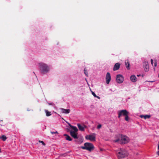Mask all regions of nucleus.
Wrapping results in <instances>:
<instances>
[{
	"label": "nucleus",
	"instance_id": "obj_32",
	"mask_svg": "<svg viewBox=\"0 0 159 159\" xmlns=\"http://www.w3.org/2000/svg\"><path fill=\"white\" fill-rule=\"evenodd\" d=\"M140 75H137V76H140Z\"/></svg>",
	"mask_w": 159,
	"mask_h": 159
},
{
	"label": "nucleus",
	"instance_id": "obj_8",
	"mask_svg": "<svg viewBox=\"0 0 159 159\" xmlns=\"http://www.w3.org/2000/svg\"><path fill=\"white\" fill-rule=\"evenodd\" d=\"M143 67L144 70L147 72L149 70V66L148 63L147 61H145L143 63Z\"/></svg>",
	"mask_w": 159,
	"mask_h": 159
},
{
	"label": "nucleus",
	"instance_id": "obj_28",
	"mask_svg": "<svg viewBox=\"0 0 159 159\" xmlns=\"http://www.w3.org/2000/svg\"><path fill=\"white\" fill-rule=\"evenodd\" d=\"M151 63L153 65V60L152 59H151Z\"/></svg>",
	"mask_w": 159,
	"mask_h": 159
},
{
	"label": "nucleus",
	"instance_id": "obj_11",
	"mask_svg": "<svg viewBox=\"0 0 159 159\" xmlns=\"http://www.w3.org/2000/svg\"><path fill=\"white\" fill-rule=\"evenodd\" d=\"M120 64L119 63H117L115 64L114 66L113 70L114 71H116L118 70L120 68Z\"/></svg>",
	"mask_w": 159,
	"mask_h": 159
},
{
	"label": "nucleus",
	"instance_id": "obj_19",
	"mask_svg": "<svg viewBox=\"0 0 159 159\" xmlns=\"http://www.w3.org/2000/svg\"><path fill=\"white\" fill-rule=\"evenodd\" d=\"M129 114H128L125 116V120L126 121H128L129 119V118L128 116Z\"/></svg>",
	"mask_w": 159,
	"mask_h": 159
},
{
	"label": "nucleus",
	"instance_id": "obj_27",
	"mask_svg": "<svg viewBox=\"0 0 159 159\" xmlns=\"http://www.w3.org/2000/svg\"><path fill=\"white\" fill-rule=\"evenodd\" d=\"M157 65V62L156 61H155V62L154 63V66L155 67Z\"/></svg>",
	"mask_w": 159,
	"mask_h": 159
},
{
	"label": "nucleus",
	"instance_id": "obj_24",
	"mask_svg": "<svg viewBox=\"0 0 159 159\" xmlns=\"http://www.w3.org/2000/svg\"><path fill=\"white\" fill-rule=\"evenodd\" d=\"M102 127V125H101V124H99L98 125L97 127V129H100Z\"/></svg>",
	"mask_w": 159,
	"mask_h": 159
},
{
	"label": "nucleus",
	"instance_id": "obj_26",
	"mask_svg": "<svg viewBox=\"0 0 159 159\" xmlns=\"http://www.w3.org/2000/svg\"><path fill=\"white\" fill-rule=\"evenodd\" d=\"M50 133L51 134H58V132L57 131H55V132H52V131H51L50 132Z\"/></svg>",
	"mask_w": 159,
	"mask_h": 159
},
{
	"label": "nucleus",
	"instance_id": "obj_29",
	"mask_svg": "<svg viewBox=\"0 0 159 159\" xmlns=\"http://www.w3.org/2000/svg\"><path fill=\"white\" fill-rule=\"evenodd\" d=\"M69 125L71 128H72V126H73L71 125L70 124H69Z\"/></svg>",
	"mask_w": 159,
	"mask_h": 159
},
{
	"label": "nucleus",
	"instance_id": "obj_22",
	"mask_svg": "<svg viewBox=\"0 0 159 159\" xmlns=\"http://www.w3.org/2000/svg\"><path fill=\"white\" fill-rule=\"evenodd\" d=\"M92 93L95 97L97 98L98 99H100V98L99 96H97L94 92L92 91Z\"/></svg>",
	"mask_w": 159,
	"mask_h": 159
},
{
	"label": "nucleus",
	"instance_id": "obj_30",
	"mask_svg": "<svg viewBox=\"0 0 159 159\" xmlns=\"http://www.w3.org/2000/svg\"><path fill=\"white\" fill-rule=\"evenodd\" d=\"M157 154L159 156V151L157 152Z\"/></svg>",
	"mask_w": 159,
	"mask_h": 159
},
{
	"label": "nucleus",
	"instance_id": "obj_6",
	"mask_svg": "<svg viewBox=\"0 0 159 159\" xmlns=\"http://www.w3.org/2000/svg\"><path fill=\"white\" fill-rule=\"evenodd\" d=\"M116 81L118 83H122L124 80V78L123 76L121 75H118L116 77Z\"/></svg>",
	"mask_w": 159,
	"mask_h": 159
},
{
	"label": "nucleus",
	"instance_id": "obj_18",
	"mask_svg": "<svg viewBox=\"0 0 159 159\" xmlns=\"http://www.w3.org/2000/svg\"><path fill=\"white\" fill-rule=\"evenodd\" d=\"M0 139H2L3 141H5L7 139V137L4 135H2L1 137H0Z\"/></svg>",
	"mask_w": 159,
	"mask_h": 159
},
{
	"label": "nucleus",
	"instance_id": "obj_4",
	"mask_svg": "<svg viewBox=\"0 0 159 159\" xmlns=\"http://www.w3.org/2000/svg\"><path fill=\"white\" fill-rule=\"evenodd\" d=\"M83 149H86L89 151H91L94 148L93 145L90 143H86L84 144V146L81 147Z\"/></svg>",
	"mask_w": 159,
	"mask_h": 159
},
{
	"label": "nucleus",
	"instance_id": "obj_7",
	"mask_svg": "<svg viewBox=\"0 0 159 159\" xmlns=\"http://www.w3.org/2000/svg\"><path fill=\"white\" fill-rule=\"evenodd\" d=\"M96 134L93 133L92 134L87 135L85 136L86 139H89L91 141H95V140Z\"/></svg>",
	"mask_w": 159,
	"mask_h": 159
},
{
	"label": "nucleus",
	"instance_id": "obj_33",
	"mask_svg": "<svg viewBox=\"0 0 159 159\" xmlns=\"http://www.w3.org/2000/svg\"><path fill=\"white\" fill-rule=\"evenodd\" d=\"M1 122H2V120H0V122H1Z\"/></svg>",
	"mask_w": 159,
	"mask_h": 159
},
{
	"label": "nucleus",
	"instance_id": "obj_23",
	"mask_svg": "<svg viewBox=\"0 0 159 159\" xmlns=\"http://www.w3.org/2000/svg\"><path fill=\"white\" fill-rule=\"evenodd\" d=\"M84 73L85 74L86 76H88V71L87 70H86V68H85L84 69Z\"/></svg>",
	"mask_w": 159,
	"mask_h": 159
},
{
	"label": "nucleus",
	"instance_id": "obj_15",
	"mask_svg": "<svg viewBox=\"0 0 159 159\" xmlns=\"http://www.w3.org/2000/svg\"><path fill=\"white\" fill-rule=\"evenodd\" d=\"M77 126L80 130L81 131H84V127L82 126L80 124H77Z\"/></svg>",
	"mask_w": 159,
	"mask_h": 159
},
{
	"label": "nucleus",
	"instance_id": "obj_1",
	"mask_svg": "<svg viewBox=\"0 0 159 159\" xmlns=\"http://www.w3.org/2000/svg\"><path fill=\"white\" fill-rule=\"evenodd\" d=\"M116 139L114 141L115 143H118L120 144H125L128 143L130 140L129 138L126 135L122 134H118L116 136Z\"/></svg>",
	"mask_w": 159,
	"mask_h": 159
},
{
	"label": "nucleus",
	"instance_id": "obj_5",
	"mask_svg": "<svg viewBox=\"0 0 159 159\" xmlns=\"http://www.w3.org/2000/svg\"><path fill=\"white\" fill-rule=\"evenodd\" d=\"M129 114V112L126 110H122L118 111V118H120L122 116H125L126 114Z\"/></svg>",
	"mask_w": 159,
	"mask_h": 159
},
{
	"label": "nucleus",
	"instance_id": "obj_25",
	"mask_svg": "<svg viewBox=\"0 0 159 159\" xmlns=\"http://www.w3.org/2000/svg\"><path fill=\"white\" fill-rule=\"evenodd\" d=\"M39 142L41 143L44 146L45 145V143H44V142L43 141L39 140Z\"/></svg>",
	"mask_w": 159,
	"mask_h": 159
},
{
	"label": "nucleus",
	"instance_id": "obj_14",
	"mask_svg": "<svg viewBox=\"0 0 159 159\" xmlns=\"http://www.w3.org/2000/svg\"><path fill=\"white\" fill-rule=\"evenodd\" d=\"M125 63L126 67L127 68V69L128 70H129L130 69V65L129 61H128V60L126 61H125Z\"/></svg>",
	"mask_w": 159,
	"mask_h": 159
},
{
	"label": "nucleus",
	"instance_id": "obj_10",
	"mask_svg": "<svg viewBox=\"0 0 159 159\" xmlns=\"http://www.w3.org/2000/svg\"><path fill=\"white\" fill-rule=\"evenodd\" d=\"M70 134L71 136H72L75 139H77L78 136L77 134L75 133V131L71 130L70 132Z\"/></svg>",
	"mask_w": 159,
	"mask_h": 159
},
{
	"label": "nucleus",
	"instance_id": "obj_17",
	"mask_svg": "<svg viewBox=\"0 0 159 159\" xmlns=\"http://www.w3.org/2000/svg\"><path fill=\"white\" fill-rule=\"evenodd\" d=\"M140 117L141 118H144V119H148L150 117V116L149 115H141L140 116Z\"/></svg>",
	"mask_w": 159,
	"mask_h": 159
},
{
	"label": "nucleus",
	"instance_id": "obj_34",
	"mask_svg": "<svg viewBox=\"0 0 159 159\" xmlns=\"http://www.w3.org/2000/svg\"><path fill=\"white\" fill-rule=\"evenodd\" d=\"M158 77H159V74L158 75Z\"/></svg>",
	"mask_w": 159,
	"mask_h": 159
},
{
	"label": "nucleus",
	"instance_id": "obj_13",
	"mask_svg": "<svg viewBox=\"0 0 159 159\" xmlns=\"http://www.w3.org/2000/svg\"><path fill=\"white\" fill-rule=\"evenodd\" d=\"M137 78L134 75H132L130 77V80L133 82H135L136 81Z\"/></svg>",
	"mask_w": 159,
	"mask_h": 159
},
{
	"label": "nucleus",
	"instance_id": "obj_12",
	"mask_svg": "<svg viewBox=\"0 0 159 159\" xmlns=\"http://www.w3.org/2000/svg\"><path fill=\"white\" fill-rule=\"evenodd\" d=\"M61 112L63 113L68 114L70 112V109H65L61 108Z\"/></svg>",
	"mask_w": 159,
	"mask_h": 159
},
{
	"label": "nucleus",
	"instance_id": "obj_21",
	"mask_svg": "<svg viewBox=\"0 0 159 159\" xmlns=\"http://www.w3.org/2000/svg\"><path fill=\"white\" fill-rule=\"evenodd\" d=\"M72 127V128L74 130L75 132H76L78 131V129L76 127L74 126Z\"/></svg>",
	"mask_w": 159,
	"mask_h": 159
},
{
	"label": "nucleus",
	"instance_id": "obj_9",
	"mask_svg": "<svg viewBox=\"0 0 159 159\" xmlns=\"http://www.w3.org/2000/svg\"><path fill=\"white\" fill-rule=\"evenodd\" d=\"M111 80V76L109 72H107L106 77V81L107 84H108Z\"/></svg>",
	"mask_w": 159,
	"mask_h": 159
},
{
	"label": "nucleus",
	"instance_id": "obj_20",
	"mask_svg": "<svg viewBox=\"0 0 159 159\" xmlns=\"http://www.w3.org/2000/svg\"><path fill=\"white\" fill-rule=\"evenodd\" d=\"M45 112L46 113V115L47 116H49L51 115L50 112L48 111L47 110H46Z\"/></svg>",
	"mask_w": 159,
	"mask_h": 159
},
{
	"label": "nucleus",
	"instance_id": "obj_2",
	"mask_svg": "<svg viewBox=\"0 0 159 159\" xmlns=\"http://www.w3.org/2000/svg\"><path fill=\"white\" fill-rule=\"evenodd\" d=\"M116 154L119 159L125 158L128 155L127 151L124 149L121 148L116 151Z\"/></svg>",
	"mask_w": 159,
	"mask_h": 159
},
{
	"label": "nucleus",
	"instance_id": "obj_16",
	"mask_svg": "<svg viewBox=\"0 0 159 159\" xmlns=\"http://www.w3.org/2000/svg\"><path fill=\"white\" fill-rule=\"evenodd\" d=\"M64 136H66L65 138L66 140H68L69 141H71L72 140L71 138L67 134H64Z\"/></svg>",
	"mask_w": 159,
	"mask_h": 159
},
{
	"label": "nucleus",
	"instance_id": "obj_3",
	"mask_svg": "<svg viewBox=\"0 0 159 159\" xmlns=\"http://www.w3.org/2000/svg\"><path fill=\"white\" fill-rule=\"evenodd\" d=\"M39 65L40 69L42 73L45 74L48 72L49 70V67L46 64L41 63L39 64Z\"/></svg>",
	"mask_w": 159,
	"mask_h": 159
},
{
	"label": "nucleus",
	"instance_id": "obj_31",
	"mask_svg": "<svg viewBox=\"0 0 159 159\" xmlns=\"http://www.w3.org/2000/svg\"><path fill=\"white\" fill-rule=\"evenodd\" d=\"M158 149L159 150V144H158Z\"/></svg>",
	"mask_w": 159,
	"mask_h": 159
}]
</instances>
